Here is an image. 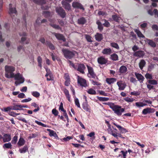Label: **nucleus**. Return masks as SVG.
I'll list each match as a JSON object with an SVG mask.
<instances>
[{"instance_id":"bf43d9fd","label":"nucleus","mask_w":158,"mask_h":158,"mask_svg":"<svg viewBox=\"0 0 158 158\" xmlns=\"http://www.w3.org/2000/svg\"><path fill=\"white\" fill-rule=\"evenodd\" d=\"M18 139V136H15L14 137L13 139L11 141V143L13 144H15L17 142Z\"/></svg>"},{"instance_id":"a211bd4d","label":"nucleus","mask_w":158,"mask_h":158,"mask_svg":"<svg viewBox=\"0 0 158 158\" xmlns=\"http://www.w3.org/2000/svg\"><path fill=\"white\" fill-rule=\"evenodd\" d=\"M63 91L68 101L70 102H71V97L68 90L64 88L63 89Z\"/></svg>"},{"instance_id":"8fccbe9b","label":"nucleus","mask_w":158,"mask_h":158,"mask_svg":"<svg viewBox=\"0 0 158 158\" xmlns=\"http://www.w3.org/2000/svg\"><path fill=\"white\" fill-rule=\"evenodd\" d=\"M145 77L147 79H149L150 80H151L153 78L152 74L148 73H146L145 75Z\"/></svg>"},{"instance_id":"dca6fc26","label":"nucleus","mask_w":158,"mask_h":158,"mask_svg":"<svg viewBox=\"0 0 158 158\" xmlns=\"http://www.w3.org/2000/svg\"><path fill=\"white\" fill-rule=\"evenodd\" d=\"M113 124L116 126L120 131L122 133H124L127 132V131L125 128L122 127L121 126L118 125L115 123H114Z\"/></svg>"},{"instance_id":"e433bc0d","label":"nucleus","mask_w":158,"mask_h":158,"mask_svg":"<svg viewBox=\"0 0 158 158\" xmlns=\"http://www.w3.org/2000/svg\"><path fill=\"white\" fill-rule=\"evenodd\" d=\"M112 18L113 20L116 22H118L121 19V18L116 15H113Z\"/></svg>"},{"instance_id":"13d9d810","label":"nucleus","mask_w":158,"mask_h":158,"mask_svg":"<svg viewBox=\"0 0 158 158\" xmlns=\"http://www.w3.org/2000/svg\"><path fill=\"white\" fill-rule=\"evenodd\" d=\"M35 122L39 125L41 126L44 127H48V126L46 125L43 123H42L39 122L37 120H35Z\"/></svg>"},{"instance_id":"c756f323","label":"nucleus","mask_w":158,"mask_h":158,"mask_svg":"<svg viewBox=\"0 0 158 158\" xmlns=\"http://www.w3.org/2000/svg\"><path fill=\"white\" fill-rule=\"evenodd\" d=\"M56 13H58L62 18L65 17V13L64 10H56Z\"/></svg>"},{"instance_id":"864d4df0","label":"nucleus","mask_w":158,"mask_h":158,"mask_svg":"<svg viewBox=\"0 0 158 158\" xmlns=\"http://www.w3.org/2000/svg\"><path fill=\"white\" fill-rule=\"evenodd\" d=\"M1 110L4 112H7L10 111V110H12V107L9 106L7 107H5L2 109Z\"/></svg>"},{"instance_id":"9b49d317","label":"nucleus","mask_w":158,"mask_h":158,"mask_svg":"<svg viewBox=\"0 0 158 158\" xmlns=\"http://www.w3.org/2000/svg\"><path fill=\"white\" fill-rule=\"evenodd\" d=\"M135 74L136 77L140 83H143L144 79V77L141 74L139 73H137L136 72L135 73Z\"/></svg>"},{"instance_id":"5701e85b","label":"nucleus","mask_w":158,"mask_h":158,"mask_svg":"<svg viewBox=\"0 0 158 158\" xmlns=\"http://www.w3.org/2000/svg\"><path fill=\"white\" fill-rule=\"evenodd\" d=\"M62 3L63 6L65 9L67 10H69V9L70 6L69 3L65 1H62Z\"/></svg>"},{"instance_id":"f8f14e48","label":"nucleus","mask_w":158,"mask_h":158,"mask_svg":"<svg viewBox=\"0 0 158 158\" xmlns=\"http://www.w3.org/2000/svg\"><path fill=\"white\" fill-rule=\"evenodd\" d=\"M49 21L50 22V25L53 28L57 29H61L59 25L53 24V23H54L55 21V19H49Z\"/></svg>"},{"instance_id":"9d476101","label":"nucleus","mask_w":158,"mask_h":158,"mask_svg":"<svg viewBox=\"0 0 158 158\" xmlns=\"http://www.w3.org/2000/svg\"><path fill=\"white\" fill-rule=\"evenodd\" d=\"M2 138L3 139V141L4 142H9L11 139V135L10 134H5Z\"/></svg>"},{"instance_id":"423d86ee","label":"nucleus","mask_w":158,"mask_h":158,"mask_svg":"<svg viewBox=\"0 0 158 158\" xmlns=\"http://www.w3.org/2000/svg\"><path fill=\"white\" fill-rule=\"evenodd\" d=\"M87 66L89 76V77L95 78L96 77V75L94 71L93 68L88 65H87Z\"/></svg>"},{"instance_id":"f03ea898","label":"nucleus","mask_w":158,"mask_h":158,"mask_svg":"<svg viewBox=\"0 0 158 158\" xmlns=\"http://www.w3.org/2000/svg\"><path fill=\"white\" fill-rule=\"evenodd\" d=\"M14 77L16 80L15 84L16 86H18L21 84L23 83L25 81V78L23 75L19 73L15 74Z\"/></svg>"},{"instance_id":"b1692460","label":"nucleus","mask_w":158,"mask_h":158,"mask_svg":"<svg viewBox=\"0 0 158 158\" xmlns=\"http://www.w3.org/2000/svg\"><path fill=\"white\" fill-rule=\"evenodd\" d=\"M82 107L86 111L90 112V109L89 107V106L86 102L84 103L83 104Z\"/></svg>"},{"instance_id":"a18cd8bd","label":"nucleus","mask_w":158,"mask_h":158,"mask_svg":"<svg viewBox=\"0 0 158 158\" xmlns=\"http://www.w3.org/2000/svg\"><path fill=\"white\" fill-rule=\"evenodd\" d=\"M32 95L36 98H38L40 96V94L39 92L37 91H32L31 92Z\"/></svg>"},{"instance_id":"69168bd1","label":"nucleus","mask_w":158,"mask_h":158,"mask_svg":"<svg viewBox=\"0 0 158 158\" xmlns=\"http://www.w3.org/2000/svg\"><path fill=\"white\" fill-rule=\"evenodd\" d=\"M140 94V92L137 91H133L131 93V95H134L136 96L139 95Z\"/></svg>"},{"instance_id":"2eb2a0df","label":"nucleus","mask_w":158,"mask_h":158,"mask_svg":"<svg viewBox=\"0 0 158 158\" xmlns=\"http://www.w3.org/2000/svg\"><path fill=\"white\" fill-rule=\"evenodd\" d=\"M52 34L56 36L58 40H63V41H65V38L62 34L56 33L55 32L52 33Z\"/></svg>"},{"instance_id":"7ed1b4c3","label":"nucleus","mask_w":158,"mask_h":158,"mask_svg":"<svg viewBox=\"0 0 158 158\" xmlns=\"http://www.w3.org/2000/svg\"><path fill=\"white\" fill-rule=\"evenodd\" d=\"M62 52L64 56L67 59H71L74 55L73 52L66 49H62Z\"/></svg>"},{"instance_id":"603ef678","label":"nucleus","mask_w":158,"mask_h":158,"mask_svg":"<svg viewBox=\"0 0 158 158\" xmlns=\"http://www.w3.org/2000/svg\"><path fill=\"white\" fill-rule=\"evenodd\" d=\"M114 137L117 139H118V137L121 138L123 139L124 138V137L122 136L120 133H118L117 132L116 134H115V135L114 136Z\"/></svg>"},{"instance_id":"4d7b16f0","label":"nucleus","mask_w":158,"mask_h":158,"mask_svg":"<svg viewBox=\"0 0 158 158\" xmlns=\"http://www.w3.org/2000/svg\"><path fill=\"white\" fill-rule=\"evenodd\" d=\"M108 106L110 107L112 109L113 111L117 105H115L114 103H110L108 104Z\"/></svg>"},{"instance_id":"680f3d73","label":"nucleus","mask_w":158,"mask_h":158,"mask_svg":"<svg viewBox=\"0 0 158 158\" xmlns=\"http://www.w3.org/2000/svg\"><path fill=\"white\" fill-rule=\"evenodd\" d=\"M85 38L88 42H92V40H91V37L89 35H85Z\"/></svg>"},{"instance_id":"6e6552de","label":"nucleus","mask_w":158,"mask_h":158,"mask_svg":"<svg viewBox=\"0 0 158 158\" xmlns=\"http://www.w3.org/2000/svg\"><path fill=\"white\" fill-rule=\"evenodd\" d=\"M85 69V65L83 64H80L78 65L77 68L75 69L81 73L84 74L85 73L84 70Z\"/></svg>"},{"instance_id":"58836bf2","label":"nucleus","mask_w":158,"mask_h":158,"mask_svg":"<svg viewBox=\"0 0 158 158\" xmlns=\"http://www.w3.org/2000/svg\"><path fill=\"white\" fill-rule=\"evenodd\" d=\"M87 92L89 94L95 95L96 94V91L93 89L90 88L87 91Z\"/></svg>"},{"instance_id":"0e129e2a","label":"nucleus","mask_w":158,"mask_h":158,"mask_svg":"<svg viewBox=\"0 0 158 158\" xmlns=\"http://www.w3.org/2000/svg\"><path fill=\"white\" fill-rule=\"evenodd\" d=\"M102 21H104L105 23L103 24V25L106 27H109L110 26V23L106 20H103Z\"/></svg>"},{"instance_id":"6ab92c4d","label":"nucleus","mask_w":158,"mask_h":158,"mask_svg":"<svg viewBox=\"0 0 158 158\" xmlns=\"http://www.w3.org/2000/svg\"><path fill=\"white\" fill-rule=\"evenodd\" d=\"M127 71V68L124 65L121 66L119 69V72L120 74L125 73Z\"/></svg>"},{"instance_id":"aec40b11","label":"nucleus","mask_w":158,"mask_h":158,"mask_svg":"<svg viewBox=\"0 0 158 158\" xmlns=\"http://www.w3.org/2000/svg\"><path fill=\"white\" fill-rule=\"evenodd\" d=\"M116 79L115 78H107L106 79V81L109 85H110L116 82Z\"/></svg>"},{"instance_id":"c03bdc74","label":"nucleus","mask_w":158,"mask_h":158,"mask_svg":"<svg viewBox=\"0 0 158 158\" xmlns=\"http://www.w3.org/2000/svg\"><path fill=\"white\" fill-rule=\"evenodd\" d=\"M21 109L20 107V105H16L12 107V110H19Z\"/></svg>"},{"instance_id":"338daca9","label":"nucleus","mask_w":158,"mask_h":158,"mask_svg":"<svg viewBox=\"0 0 158 158\" xmlns=\"http://www.w3.org/2000/svg\"><path fill=\"white\" fill-rule=\"evenodd\" d=\"M147 23H143L140 24V26L142 29L144 30V29L147 27Z\"/></svg>"},{"instance_id":"2f4dec72","label":"nucleus","mask_w":158,"mask_h":158,"mask_svg":"<svg viewBox=\"0 0 158 158\" xmlns=\"http://www.w3.org/2000/svg\"><path fill=\"white\" fill-rule=\"evenodd\" d=\"M28 150V148L27 146H24L23 148L19 149V152L21 153H25Z\"/></svg>"},{"instance_id":"ea45409f","label":"nucleus","mask_w":158,"mask_h":158,"mask_svg":"<svg viewBox=\"0 0 158 158\" xmlns=\"http://www.w3.org/2000/svg\"><path fill=\"white\" fill-rule=\"evenodd\" d=\"M148 82L149 84L151 85H156L157 84V81L154 79L149 80Z\"/></svg>"},{"instance_id":"473e14b6","label":"nucleus","mask_w":158,"mask_h":158,"mask_svg":"<svg viewBox=\"0 0 158 158\" xmlns=\"http://www.w3.org/2000/svg\"><path fill=\"white\" fill-rule=\"evenodd\" d=\"M151 112V109L150 108H146L144 109L142 111V113L143 114L146 115L148 113Z\"/></svg>"},{"instance_id":"39448f33","label":"nucleus","mask_w":158,"mask_h":158,"mask_svg":"<svg viewBox=\"0 0 158 158\" xmlns=\"http://www.w3.org/2000/svg\"><path fill=\"white\" fill-rule=\"evenodd\" d=\"M77 82L82 86L86 87L87 85L85 80L80 77L79 76H77Z\"/></svg>"},{"instance_id":"79ce46f5","label":"nucleus","mask_w":158,"mask_h":158,"mask_svg":"<svg viewBox=\"0 0 158 158\" xmlns=\"http://www.w3.org/2000/svg\"><path fill=\"white\" fill-rule=\"evenodd\" d=\"M3 148H12V145L11 143L9 142L8 143L4 144L3 145Z\"/></svg>"},{"instance_id":"f3484780","label":"nucleus","mask_w":158,"mask_h":158,"mask_svg":"<svg viewBox=\"0 0 158 158\" xmlns=\"http://www.w3.org/2000/svg\"><path fill=\"white\" fill-rule=\"evenodd\" d=\"M102 53L104 55H109L112 53V51L110 48H106L102 50Z\"/></svg>"},{"instance_id":"a878e982","label":"nucleus","mask_w":158,"mask_h":158,"mask_svg":"<svg viewBox=\"0 0 158 158\" xmlns=\"http://www.w3.org/2000/svg\"><path fill=\"white\" fill-rule=\"evenodd\" d=\"M146 42L151 46L152 47H155L156 46V44L155 42L152 40L147 39Z\"/></svg>"},{"instance_id":"49530a36","label":"nucleus","mask_w":158,"mask_h":158,"mask_svg":"<svg viewBox=\"0 0 158 158\" xmlns=\"http://www.w3.org/2000/svg\"><path fill=\"white\" fill-rule=\"evenodd\" d=\"M34 2L37 4H42L45 3V0H34Z\"/></svg>"},{"instance_id":"37998d69","label":"nucleus","mask_w":158,"mask_h":158,"mask_svg":"<svg viewBox=\"0 0 158 158\" xmlns=\"http://www.w3.org/2000/svg\"><path fill=\"white\" fill-rule=\"evenodd\" d=\"M95 132H92L89 133V134H88L87 135V136H88L90 137H92V138L91 139L92 140H94L95 139Z\"/></svg>"},{"instance_id":"f257e3e1","label":"nucleus","mask_w":158,"mask_h":158,"mask_svg":"<svg viewBox=\"0 0 158 158\" xmlns=\"http://www.w3.org/2000/svg\"><path fill=\"white\" fill-rule=\"evenodd\" d=\"M15 70V67L10 65H6L5 66V77L8 78H14L15 74L13 72Z\"/></svg>"},{"instance_id":"ddd939ff","label":"nucleus","mask_w":158,"mask_h":158,"mask_svg":"<svg viewBox=\"0 0 158 158\" xmlns=\"http://www.w3.org/2000/svg\"><path fill=\"white\" fill-rule=\"evenodd\" d=\"M117 84L119 87L118 89L120 90H123L126 86L125 83L122 82V81L117 82Z\"/></svg>"},{"instance_id":"4468645a","label":"nucleus","mask_w":158,"mask_h":158,"mask_svg":"<svg viewBox=\"0 0 158 158\" xmlns=\"http://www.w3.org/2000/svg\"><path fill=\"white\" fill-rule=\"evenodd\" d=\"M73 6L75 8L84 10L83 6L80 3L77 2H74L72 3Z\"/></svg>"},{"instance_id":"0eeeda50","label":"nucleus","mask_w":158,"mask_h":158,"mask_svg":"<svg viewBox=\"0 0 158 158\" xmlns=\"http://www.w3.org/2000/svg\"><path fill=\"white\" fill-rule=\"evenodd\" d=\"M145 55L144 51L141 50L135 52L133 53V56L138 57L139 58H142Z\"/></svg>"},{"instance_id":"052dcab7","label":"nucleus","mask_w":158,"mask_h":158,"mask_svg":"<svg viewBox=\"0 0 158 158\" xmlns=\"http://www.w3.org/2000/svg\"><path fill=\"white\" fill-rule=\"evenodd\" d=\"M44 15L46 17H48L50 16L51 15V14L49 11H47L44 12Z\"/></svg>"},{"instance_id":"774afa93","label":"nucleus","mask_w":158,"mask_h":158,"mask_svg":"<svg viewBox=\"0 0 158 158\" xmlns=\"http://www.w3.org/2000/svg\"><path fill=\"white\" fill-rule=\"evenodd\" d=\"M40 18H38L37 19L36 22L34 24V26L35 27H36L37 26V25H39L41 23L40 22Z\"/></svg>"},{"instance_id":"c9c22d12","label":"nucleus","mask_w":158,"mask_h":158,"mask_svg":"<svg viewBox=\"0 0 158 158\" xmlns=\"http://www.w3.org/2000/svg\"><path fill=\"white\" fill-rule=\"evenodd\" d=\"M111 47L116 49L117 50L119 49V47L118 44L112 42L110 43Z\"/></svg>"},{"instance_id":"20e7f679","label":"nucleus","mask_w":158,"mask_h":158,"mask_svg":"<svg viewBox=\"0 0 158 158\" xmlns=\"http://www.w3.org/2000/svg\"><path fill=\"white\" fill-rule=\"evenodd\" d=\"M124 111V108H122L121 106L118 105H116V106L113 110L114 113L118 116H121L122 113Z\"/></svg>"},{"instance_id":"72a5a7b5","label":"nucleus","mask_w":158,"mask_h":158,"mask_svg":"<svg viewBox=\"0 0 158 158\" xmlns=\"http://www.w3.org/2000/svg\"><path fill=\"white\" fill-rule=\"evenodd\" d=\"M111 59L114 61H116L118 60V56L116 54H114L110 56Z\"/></svg>"},{"instance_id":"4c0bfd02","label":"nucleus","mask_w":158,"mask_h":158,"mask_svg":"<svg viewBox=\"0 0 158 158\" xmlns=\"http://www.w3.org/2000/svg\"><path fill=\"white\" fill-rule=\"evenodd\" d=\"M25 41V44H27L29 43V40H26V38L25 37H23L21 38V40L20 41V43L22 44H23L24 42Z\"/></svg>"},{"instance_id":"4be33fe9","label":"nucleus","mask_w":158,"mask_h":158,"mask_svg":"<svg viewBox=\"0 0 158 158\" xmlns=\"http://www.w3.org/2000/svg\"><path fill=\"white\" fill-rule=\"evenodd\" d=\"M135 32L136 33L138 37L140 38H144L145 37L138 29H135Z\"/></svg>"},{"instance_id":"de8ad7c7","label":"nucleus","mask_w":158,"mask_h":158,"mask_svg":"<svg viewBox=\"0 0 158 158\" xmlns=\"http://www.w3.org/2000/svg\"><path fill=\"white\" fill-rule=\"evenodd\" d=\"M8 7L9 10H15L16 9L15 4H9Z\"/></svg>"},{"instance_id":"6e6d98bb","label":"nucleus","mask_w":158,"mask_h":158,"mask_svg":"<svg viewBox=\"0 0 158 158\" xmlns=\"http://www.w3.org/2000/svg\"><path fill=\"white\" fill-rule=\"evenodd\" d=\"M75 103L76 106L78 108H81L79 101L78 99L77 98H75L74 99Z\"/></svg>"},{"instance_id":"3c124183","label":"nucleus","mask_w":158,"mask_h":158,"mask_svg":"<svg viewBox=\"0 0 158 158\" xmlns=\"http://www.w3.org/2000/svg\"><path fill=\"white\" fill-rule=\"evenodd\" d=\"M114 137L117 139H118V137L121 138L123 139L124 138V137L122 136L120 133H118L117 132L116 134H115V135L114 136Z\"/></svg>"},{"instance_id":"cd10ccee","label":"nucleus","mask_w":158,"mask_h":158,"mask_svg":"<svg viewBox=\"0 0 158 158\" xmlns=\"http://www.w3.org/2000/svg\"><path fill=\"white\" fill-rule=\"evenodd\" d=\"M25 141L24 139L20 137L19 139V141L18 143V144L19 146H22L24 145Z\"/></svg>"},{"instance_id":"09e8293b","label":"nucleus","mask_w":158,"mask_h":158,"mask_svg":"<svg viewBox=\"0 0 158 158\" xmlns=\"http://www.w3.org/2000/svg\"><path fill=\"white\" fill-rule=\"evenodd\" d=\"M124 99L125 101L128 102H132L135 100V99L133 98H131L128 97L125 98Z\"/></svg>"},{"instance_id":"bb28decb","label":"nucleus","mask_w":158,"mask_h":158,"mask_svg":"<svg viewBox=\"0 0 158 158\" xmlns=\"http://www.w3.org/2000/svg\"><path fill=\"white\" fill-rule=\"evenodd\" d=\"M148 13L151 15H154L155 17H158V10H148Z\"/></svg>"},{"instance_id":"5fc2aeb1","label":"nucleus","mask_w":158,"mask_h":158,"mask_svg":"<svg viewBox=\"0 0 158 158\" xmlns=\"http://www.w3.org/2000/svg\"><path fill=\"white\" fill-rule=\"evenodd\" d=\"M108 127V128L107 129V130L108 131V133L109 134L111 135H112L113 136H114L115 135V134H113L112 133V131H113V130L112 128L111 127V126H110V127Z\"/></svg>"},{"instance_id":"f704fd0d","label":"nucleus","mask_w":158,"mask_h":158,"mask_svg":"<svg viewBox=\"0 0 158 158\" xmlns=\"http://www.w3.org/2000/svg\"><path fill=\"white\" fill-rule=\"evenodd\" d=\"M45 44L48 46L49 48L52 50H54L55 49V47L50 42L46 41L45 42Z\"/></svg>"},{"instance_id":"412c9836","label":"nucleus","mask_w":158,"mask_h":158,"mask_svg":"<svg viewBox=\"0 0 158 158\" xmlns=\"http://www.w3.org/2000/svg\"><path fill=\"white\" fill-rule=\"evenodd\" d=\"M47 130L49 132V135L50 136H54L56 138H58L57 134L54 131L50 129H47Z\"/></svg>"},{"instance_id":"c85d7f7f","label":"nucleus","mask_w":158,"mask_h":158,"mask_svg":"<svg viewBox=\"0 0 158 158\" xmlns=\"http://www.w3.org/2000/svg\"><path fill=\"white\" fill-rule=\"evenodd\" d=\"M146 64V62L143 60H142L139 63V66L140 69L142 70Z\"/></svg>"},{"instance_id":"e2e57ef3","label":"nucleus","mask_w":158,"mask_h":158,"mask_svg":"<svg viewBox=\"0 0 158 158\" xmlns=\"http://www.w3.org/2000/svg\"><path fill=\"white\" fill-rule=\"evenodd\" d=\"M44 68L46 70V73L45 75L46 77H48V75L52 73L51 71L49 69H48L47 67H44Z\"/></svg>"},{"instance_id":"7c9ffc66","label":"nucleus","mask_w":158,"mask_h":158,"mask_svg":"<svg viewBox=\"0 0 158 158\" xmlns=\"http://www.w3.org/2000/svg\"><path fill=\"white\" fill-rule=\"evenodd\" d=\"M135 105L137 107H140L146 106L147 104L142 102H137L135 103Z\"/></svg>"},{"instance_id":"1a4fd4ad","label":"nucleus","mask_w":158,"mask_h":158,"mask_svg":"<svg viewBox=\"0 0 158 158\" xmlns=\"http://www.w3.org/2000/svg\"><path fill=\"white\" fill-rule=\"evenodd\" d=\"M98 62L99 64L102 65L106 64L107 60L104 57L102 56L98 58Z\"/></svg>"},{"instance_id":"a19ab883","label":"nucleus","mask_w":158,"mask_h":158,"mask_svg":"<svg viewBox=\"0 0 158 158\" xmlns=\"http://www.w3.org/2000/svg\"><path fill=\"white\" fill-rule=\"evenodd\" d=\"M78 23L79 24H83L85 22V20L84 18H80L78 20Z\"/></svg>"},{"instance_id":"393cba45","label":"nucleus","mask_w":158,"mask_h":158,"mask_svg":"<svg viewBox=\"0 0 158 158\" xmlns=\"http://www.w3.org/2000/svg\"><path fill=\"white\" fill-rule=\"evenodd\" d=\"M95 36L96 40L98 41H101L103 39L102 35L101 34L97 33Z\"/></svg>"}]
</instances>
